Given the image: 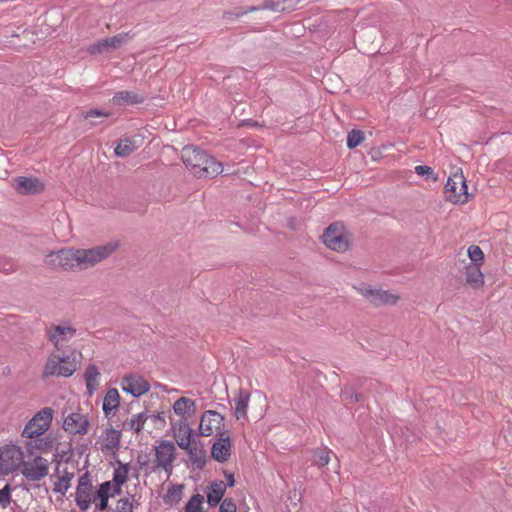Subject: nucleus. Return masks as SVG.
<instances>
[{
    "mask_svg": "<svg viewBox=\"0 0 512 512\" xmlns=\"http://www.w3.org/2000/svg\"><path fill=\"white\" fill-rule=\"evenodd\" d=\"M181 158L186 168L197 177H215L223 172V165L195 146L182 149Z\"/></svg>",
    "mask_w": 512,
    "mask_h": 512,
    "instance_id": "obj_1",
    "label": "nucleus"
},
{
    "mask_svg": "<svg viewBox=\"0 0 512 512\" xmlns=\"http://www.w3.org/2000/svg\"><path fill=\"white\" fill-rule=\"evenodd\" d=\"M23 439L24 447L28 456H41L42 454L52 453L53 460L59 462L66 454L64 447H62L58 440V437L52 434Z\"/></svg>",
    "mask_w": 512,
    "mask_h": 512,
    "instance_id": "obj_2",
    "label": "nucleus"
},
{
    "mask_svg": "<svg viewBox=\"0 0 512 512\" xmlns=\"http://www.w3.org/2000/svg\"><path fill=\"white\" fill-rule=\"evenodd\" d=\"M118 247L119 243L112 241L87 249H76L78 270H87L96 266L111 256L118 249Z\"/></svg>",
    "mask_w": 512,
    "mask_h": 512,
    "instance_id": "obj_3",
    "label": "nucleus"
},
{
    "mask_svg": "<svg viewBox=\"0 0 512 512\" xmlns=\"http://www.w3.org/2000/svg\"><path fill=\"white\" fill-rule=\"evenodd\" d=\"M79 364L80 359L74 351L67 355L53 353L48 357L44 366L43 377H69L75 373Z\"/></svg>",
    "mask_w": 512,
    "mask_h": 512,
    "instance_id": "obj_4",
    "label": "nucleus"
},
{
    "mask_svg": "<svg viewBox=\"0 0 512 512\" xmlns=\"http://www.w3.org/2000/svg\"><path fill=\"white\" fill-rule=\"evenodd\" d=\"M323 243L330 250L343 253L349 250L352 236L346 227L340 223H332L322 235Z\"/></svg>",
    "mask_w": 512,
    "mask_h": 512,
    "instance_id": "obj_5",
    "label": "nucleus"
},
{
    "mask_svg": "<svg viewBox=\"0 0 512 512\" xmlns=\"http://www.w3.org/2000/svg\"><path fill=\"white\" fill-rule=\"evenodd\" d=\"M54 418V410L51 407H44L38 411L24 426L21 437L35 438L43 436L51 427Z\"/></svg>",
    "mask_w": 512,
    "mask_h": 512,
    "instance_id": "obj_6",
    "label": "nucleus"
},
{
    "mask_svg": "<svg viewBox=\"0 0 512 512\" xmlns=\"http://www.w3.org/2000/svg\"><path fill=\"white\" fill-rule=\"evenodd\" d=\"M445 199L453 204H464L469 199L466 180L458 169L451 173L444 187Z\"/></svg>",
    "mask_w": 512,
    "mask_h": 512,
    "instance_id": "obj_7",
    "label": "nucleus"
},
{
    "mask_svg": "<svg viewBox=\"0 0 512 512\" xmlns=\"http://www.w3.org/2000/svg\"><path fill=\"white\" fill-rule=\"evenodd\" d=\"M176 459V446L168 440H161L154 446V460L152 470H164L168 475L172 473L173 463Z\"/></svg>",
    "mask_w": 512,
    "mask_h": 512,
    "instance_id": "obj_8",
    "label": "nucleus"
},
{
    "mask_svg": "<svg viewBox=\"0 0 512 512\" xmlns=\"http://www.w3.org/2000/svg\"><path fill=\"white\" fill-rule=\"evenodd\" d=\"M354 289L374 306L395 305L400 299L398 294L387 290L377 289L365 283L354 286Z\"/></svg>",
    "mask_w": 512,
    "mask_h": 512,
    "instance_id": "obj_9",
    "label": "nucleus"
},
{
    "mask_svg": "<svg viewBox=\"0 0 512 512\" xmlns=\"http://www.w3.org/2000/svg\"><path fill=\"white\" fill-rule=\"evenodd\" d=\"M44 264L51 269H62L65 271L78 270L76 260V249L64 248L47 254Z\"/></svg>",
    "mask_w": 512,
    "mask_h": 512,
    "instance_id": "obj_10",
    "label": "nucleus"
},
{
    "mask_svg": "<svg viewBox=\"0 0 512 512\" xmlns=\"http://www.w3.org/2000/svg\"><path fill=\"white\" fill-rule=\"evenodd\" d=\"M469 262L464 266L462 283L470 288L477 289L480 281V247L472 245L467 250Z\"/></svg>",
    "mask_w": 512,
    "mask_h": 512,
    "instance_id": "obj_11",
    "label": "nucleus"
},
{
    "mask_svg": "<svg viewBox=\"0 0 512 512\" xmlns=\"http://www.w3.org/2000/svg\"><path fill=\"white\" fill-rule=\"evenodd\" d=\"M24 460L23 449L15 444L0 447V473L10 474L21 468Z\"/></svg>",
    "mask_w": 512,
    "mask_h": 512,
    "instance_id": "obj_12",
    "label": "nucleus"
},
{
    "mask_svg": "<svg viewBox=\"0 0 512 512\" xmlns=\"http://www.w3.org/2000/svg\"><path fill=\"white\" fill-rule=\"evenodd\" d=\"M50 462L42 456H28V460H23L20 468L21 474L28 481H41L48 476Z\"/></svg>",
    "mask_w": 512,
    "mask_h": 512,
    "instance_id": "obj_13",
    "label": "nucleus"
},
{
    "mask_svg": "<svg viewBox=\"0 0 512 512\" xmlns=\"http://www.w3.org/2000/svg\"><path fill=\"white\" fill-rule=\"evenodd\" d=\"M132 37L133 34H131L130 32H122L90 44L87 47L86 51L90 55H99L111 52L122 47Z\"/></svg>",
    "mask_w": 512,
    "mask_h": 512,
    "instance_id": "obj_14",
    "label": "nucleus"
},
{
    "mask_svg": "<svg viewBox=\"0 0 512 512\" xmlns=\"http://www.w3.org/2000/svg\"><path fill=\"white\" fill-rule=\"evenodd\" d=\"M121 436V431L110 425L101 432L96 440L95 448L106 456H113L119 450Z\"/></svg>",
    "mask_w": 512,
    "mask_h": 512,
    "instance_id": "obj_15",
    "label": "nucleus"
},
{
    "mask_svg": "<svg viewBox=\"0 0 512 512\" xmlns=\"http://www.w3.org/2000/svg\"><path fill=\"white\" fill-rule=\"evenodd\" d=\"M172 436L178 447L186 448L190 443L195 441L194 430L189 421L185 419H177L170 423Z\"/></svg>",
    "mask_w": 512,
    "mask_h": 512,
    "instance_id": "obj_16",
    "label": "nucleus"
},
{
    "mask_svg": "<svg viewBox=\"0 0 512 512\" xmlns=\"http://www.w3.org/2000/svg\"><path fill=\"white\" fill-rule=\"evenodd\" d=\"M121 388L133 397H140L150 390V383L142 375L131 373L122 377Z\"/></svg>",
    "mask_w": 512,
    "mask_h": 512,
    "instance_id": "obj_17",
    "label": "nucleus"
},
{
    "mask_svg": "<svg viewBox=\"0 0 512 512\" xmlns=\"http://www.w3.org/2000/svg\"><path fill=\"white\" fill-rule=\"evenodd\" d=\"M76 330L70 325H54L47 330V338L57 350L65 347L75 336Z\"/></svg>",
    "mask_w": 512,
    "mask_h": 512,
    "instance_id": "obj_18",
    "label": "nucleus"
},
{
    "mask_svg": "<svg viewBox=\"0 0 512 512\" xmlns=\"http://www.w3.org/2000/svg\"><path fill=\"white\" fill-rule=\"evenodd\" d=\"M75 501L77 506L82 512H86L92 503L99 502V499L96 497V491L92 484L85 482L83 478L79 481V484L75 493Z\"/></svg>",
    "mask_w": 512,
    "mask_h": 512,
    "instance_id": "obj_19",
    "label": "nucleus"
},
{
    "mask_svg": "<svg viewBox=\"0 0 512 512\" xmlns=\"http://www.w3.org/2000/svg\"><path fill=\"white\" fill-rule=\"evenodd\" d=\"M224 418L223 416L214 411L207 410L205 411L200 419L199 423V433L203 437H209L213 433L218 432L221 427H223Z\"/></svg>",
    "mask_w": 512,
    "mask_h": 512,
    "instance_id": "obj_20",
    "label": "nucleus"
},
{
    "mask_svg": "<svg viewBox=\"0 0 512 512\" xmlns=\"http://www.w3.org/2000/svg\"><path fill=\"white\" fill-rule=\"evenodd\" d=\"M90 423L88 417L84 414L74 412L67 415L63 422V429L73 435H86L89 431Z\"/></svg>",
    "mask_w": 512,
    "mask_h": 512,
    "instance_id": "obj_21",
    "label": "nucleus"
},
{
    "mask_svg": "<svg viewBox=\"0 0 512 512\" xmlns=\"http://www.w3.org/2000/svg\"><path fill=\"white\" fill-rule=\"evenodd\" d=\"M13 187L19 194H36L44 190V183L36 177L19 176L13 179Z\"/></svg>",
    "mask_w": 512,
    "mask_h": 512,
    "instance_id": "obj_22",
    "label": "nucleus"
},
{
    "mask_svg": "<svg viewBox=\"0 0 512 512\" xmlns=\"http://www.w3.org/2000/svg\"><path fill=\"white\" fill-rule=\"evenodd\" d=\"M121 492L122 488L110 480L100 484L96 490V497L99 499L97 509L99 511L106 510L108 508L109 499L121 494Z\"/></svg>",
    "mask_w": 512,
    "mask_h": 512,
    "instance_id": "obj_23",
    "label": "nucleus"
},
{
    "mask_svg": "<svg viewBox=\"0 0 512 512\" xmlns=\"http://www.w3.org/2000/svg\"><path fill=\"white\" fill-rule=\"evenodd\" d=\"M211 456L220 463L226 462L231 456V441L229 435L221 433L211 448Z\"/></svg>",
    "mask_w": 512,
    "mask_h": 512,
    "instance_id": "obj_24",
    "label": "nucleus"
},
{
    "mask_svg": "<svg viewBox=\"0 0 512 512\" xmlns=\"http://www.w3.org/2000/svg\"><path fill=\"white\" fill-rule=\"evenodd\" d=\"M181 450L185 451L191 465L194 468L202 469L207 461L206 451L203 445L195 440L188 445L186 448H181Z\"/></svg>",
    "mask_w": 512,
    "mask_h": 512,
    "instance_id": "obj_25",
    "label": "nucleus"
},
{
    "mask_svg": "<svg viewBox=\"0 0 512 512\" xmlns=\"http://www.w3.org/2000/svg\"><path fill=\"white\" fill-rule=\"evenodd\" d=\"M173 412L178 419H185L189 421V418L194 416L197 410L196 402L188 397L178 398L172 405Z\"/></svg>",
    "mask_w": 512,
    "mask_h": 512,
    "instance_id": "obj_26",
    "label": "nucleus"
},
{
    "mask_svg": "<svg viewBox=\"0 0 512 512\" xmlns=\"http://www.w3.org/2000/svg\"><path fill=\"white\" fill-rule=\"evenodd\" d=\"M83 378L86 385L87 394L92 396L100 387L101 372L95 364H89L85 368Z\"/></svg>",
    "mask_w": 512,
    "mask_h": 512,
    "instance_id": "obj_27",
    "label": "nucleus"
},
{
    "mask_svg": "<svg viewBox=\"0 0 512 512\" xmlns=\"http://www.w3.org/2000/svg\"><path fill=\"white\" fill-rule=\"evenodd\" d=\"M120 394L116 388L107 390L102 404V410L106 418L111 419L116 415L120 406Z\"/></svg>",
    "mask_w": 512,
    "mask_h": 512,
    "instance_id": "obj_28",
    "label": "nucleus"
},
{
    "mask_svg": "<svg viewBox=\"0 0 512 512\" xmlns=\"http://www.w3.org/2000/svg\"><path fill=\"white\" fill-rule=\"evenodd\" d=\"M54 476L56 478L53 486L54 492L65 495L71 486V480L74 474L66 469L60 470V468L57 467Z\"/></svg>",
    "mask_w": 512,
    "mask_h": 512,
    "instance_id": "obj_29",
    "label": "nucleus"
},
{
    "mask_svg": "<svg viewBox=\"0 0 512 512\" xmlns=\"http://www.w3.org/2000/svg\"><path fill=\"white\" fill-rule=\"evenodd\" d=\"M250 400V394L244 390H239L233 399L235 417L240 419H247V410Z\"/></svg>",
    "mask_w": 512,
    "mask_h": 512,
    "instance_id": "obj_30",
    "label": "nucleus"
},
{
    "mask_svg": "<svg viewBox=\"0 0 512 512\" xmlns=\"http://www.w3.org/2000/svg\"><path fill=\"white\" fill-rule=\"evenodd\" d=\"M226 491L223 481H214L208 487L207 502L210 506H216L221 501Z\"/></svg>",
    "mask_w": 512,
    "mask_h": 512,
    "instance_id": "obj_31",
    "label": "nucleus"
},
{
    "mask_svg": "<svg viewBox=\"0 0 512 512\" xmlns=\"http://www.w3.org/2000/svg\"><path fill=\"white\" fill-rule=\"evenodd\" d=\"M143 100L144 98L141 95L131 91L117 92L112 98V102L115 105L139 104L142 103Z\"/></svg>",
    "mask_w": 512,
    "mask_h": 512,
    "instance_id": "obj_32",
    "label": "nucleus"
},
{
    "mask_svg": "<svg viewBox=\"0 0 512 512\" xmlns=\"http://www.w3.org/2000/svg\"><path fill=\"white\" fill-rule=\"evenodd\" d=\"M129 472L130 465L128 463L124 464L120 461H117V466L114 468L113 477L110 481L122 488L128 481Z\"/></svg>",
    "mask_w": 512,
    "mask_h": 512,
    "instance_id": "obj_33",
    "label": "nucleus"
},
{
    "mask_svg": "<svg viewBox=\"0 0 512 512\" xmlns=\"http://www.w3.org/2000/svg\"><path fill=\"white\" fill-rule=\"evenodd\" d=\"M183 489L181 484L171 485L164 496V502L169 505L178 503L182 499Z\"/></svg>",
    "mask_w": 512,
    "mask_h": 512,
    "instance_id": "obj_34",
    "label": "nucleus"
},
{
    "mask_svg": "<svg viewBox=\"0 0 512 512\" xmlns=\"http://www.w3.org/2000/svg\"><path fill=\"white\" fill-rule=\"evenodd\" d=\"M137 146L132 139L121 140L115 147V154L119 157H126L136 150Z\"/></svg>",
    "mask_w": 512,
    "mask_h": 512,
    "instance_id": "obj_35",
    "label": "nucleus"
},
{
    "mask_svg": "<svg viewBox=\"0 0 512 512\" xmlns=\"http://www.w3.org/2000/svg\"><path fill=\"white\" fill-rule=\"evenodd\" d=\"M147 421V415L145 413L134 414L129 422L127 423L128 429L140 433Z\"/></svg>",
    "mask_w": 512,
    "mask_h": 512,
    "instance_id": "obj_36",
    "label": "nucleus"
},
{
    "mask_svg": "<svg viewBox=\"0 0 512 512\" xmlns=\"http://www.w3.org/2000/svg\"><path fill=\"white\" fill-rule=\"evenodd\" d=\"M204 497L200 494L193 495L187 502L184 512H203Z\"/></svg>",
    "mask_w": 512,
    "mask_h": 512,
    "instance_id": "obj_37",
    "label": "nucleus"
},
{
    "mask_svg": "<svg viewBox=\"0 0 512 512\" xmlns=\"http://www.w3.org/2000/svg\"><path fill=\"white\" fill-rule=\"evenodd\" d=\"M135 497L133 495L120 498L116 503V512H134Z\"/></svg>",
    "mask_w": 512,
    "mask_h": 512,
    "instance_id": "obj_38",
    "label": "nucleus"
},
{
    "mask_svg": "<svg viewBox=\"0 0 512 512\" xmlns=\"http://www.w3.org/2000/svg\"><path fill=\"white\" fill-rule=\"evenodd\" d=\"M331 450L318 449L314 452V464L318 467H324L330 462Z\"/></svg>",
    "mask_w": 512,
    "mask_h": 512,
    "instance_id": "obj_39",
    "label": "nucleus"
},
{
    "mask_svg": "<svg viewBox=\"0 0 512 512\" xmlns=\"http://www.w3.org/2000/svg\"><path fill=\"white\" fill-rule=\"evenodd\" d=\"M364 140V133L361 130H352L347 136V146L353 149L360 145Z\"/></svg>",
    "mask_w": 512,
    "mask_h": 512,
    "instance_id": "obj_40",
    "label": "nucleus"
},
{
    "mask_svg": "<svg viewBox=\"0 0 512 512\" xmlns=\"http://www.w3.org/2000/svg\"><path fill=\"white\" fill-rule=\"evenodd\" d=\"M11 492L12 488L8 484L0 489V506L2 508H7L10 505L12 501Z\"/></svg>",
    "mask_w": 512,
    "mask_h": 512,
    "instance_id": "obj_41",
    "label": "nucleus"
},
{
    "mask_svg": "<svg viewBox=\"0 0 512 512\" xmlns=\"http://www.w3.org/2000/svg\"><path fill=\"white\" fill-rule=\"evenodd\" d=\"M415 172L419 176H425L426 179H431L433 182H436L438 180V177L434 173L433 169L426 165H418L415 167Z\"/></svg>",
    "mask_w": 512,
    "mask_h": 512,
    "instance_id": "obj_42",
    "label": "nucleus"
},
{
    "mask_svg": "<svg viewBox=\"0 0 512 512\" xmlns=\"http://www.w3.org/2000/svg\"><path fill=\"white\" fill-rule=\"evenodd\" d=\"M237 507L231 498H226L220 505V512H236Z\"/></svg>",
    "mask_w": 512,
    "mask_h": 512,
    "instance_id": "obj_43",
    "label": "nucleus"
},
{
    "mask_svg": "<svg viewBox=\"0 0 512 512\" xmlns=\"http://www.w3.org/2000/svg\"><path fill=\"white\" fill-rule=\"evenodd\" d=\"M110 115H111L110 112H106V111L98 110V109H92V110L84 113L83 117L85 119H89V118H93V117H109Z\"/></svg>",
    "mask_w": 512,
    "mask_h": 512,
    "instance_id": "obj_44",
    "label": "nucleus"
},
{
    "mask_svg": "<svg viewBox=\"0 0 512 512\" xmlns=\"http://www.w3.org/2000/svg\"><path fill=\"white\" fill-rule=\"evenodd\" d=\"M226 478H227V481H228V486L232 487L234 486V477L232 474H225Z\"/></svg>",
    "mask_w": 512,
    "mask_h": 512,
    "instance_id": "obj_45",
    "label": "nucleus"
}]
</instances>
